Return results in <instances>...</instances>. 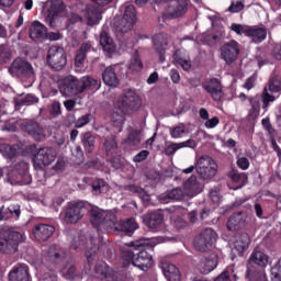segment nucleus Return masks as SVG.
I'll list each match as a JSON object with an SVG mask.
<instances>
[{
  "label": "nucleus",
  "mask_w": 281,
  "mask_h": 281,
  "mask_svg": "<svg viewBox=\"0 0 281 281\" xmlns=\"http://www.w3.org/2000/svg\"><path fill=\"white\" fill-rule=\"evenodd\" d=\"M142 106V99L137 95V92L127 89L123 97L119 100L117 108L120 112H113V122L119 126V133H122V125L124 124V115L137 111Z\"/></svg>",
  "instance_id": "f257e3e1"
},
{
  "label": "nucleus",
  "mask_w": 281,
  "mask_h": 281,
  "mask_svg": "<svg viewBox=\"0 0 281 281\" xmlns=\"http://www.w3.org/2000/svg\"><path fill=\"white\" fill-rule=\"evenodd\" d=\"M24 240L23 234L10 228V226L0 227V254H16L19 245Z\"/></svg>",
  "instance_id": "f03ea898"
},
{
  "label": "nucleus",
  "mask_w": 281,
  "mask_h": 281,
  "mask_svg": "<svg viewBox=\"0 0 281 281\" xmlns=\"http://www.w3.org/2000/svg\"><path fill=\"white\" fill-rule=\"evenodd\" d=\"M95 87H98V80L90 76L78 79L70 75L65 78V93L69 97L85 93L87 89H95Z\"/></svg>",
  "instance_id": "7ed1b4c3"
},
{
  "label": "nucleus",
  "mask_w": 281,
  "mask_h": 281,
  "mask_svg": "<svg viewBox=\"0 0 281 281\" xmlns=\"http://www.w3.org/2000/svg\"><path fill=\"white\" fill-rule=\"evenodd\" d=\"M90 222L93 227H104L108 232L119 229L117 218L114 211H104L102 209H92L90 211Z\"/></svg>",
  "instance_id": "20e7f679"
},
{
  "label": "nucleus",
  "mask_w": 281,
  "mask_h": 281,
  "mask_svg": "<svg viewBox=\"0 0 281 281\" xmlns=\"http://www.w3.org/2000/svg\"><path fill=\"white\" fill-rule=\"evenodd\" d=\"M157 245L156 238L146 239L143 238L137 241H132L130 247L125 250H122L121 258L123 260V267H128V265H133V260H135L136 251H139L142 247H155Z\"/></svg>",
  "instance_id": "39448f33"
},
{
  "label": "nucleus",
  "mask_w": 281,
  "mask_h": 281,
  "mask_svg": "<svg viewBox=\"0 0 281 281\" xmlns=\"http://www.w3.org/2000/svg\"><path fill=\"white\" fill-rule=\"evenodd\" d=\"M74 12H85L87 19V24L90 27L98 25L102 21V9L97 8L93 4H85L83 2H78L72 5Z\"/></svg>",
  "instance_id": "423d86ee"
},
{
  "label": "nucleus",
  "mask_w": 281,
  "mask_h": 281,
  "mask_svg": "<svg viewBox=\"0 0 281 281\" xmlns=\"http://www.w3.org/2000/svg\"><path fill=\"white\" fill-rule=\"evenodd\" d=\"M47 63L54 71H63L67 67V53L65 48L52 46L48 49Z\"/></svg>",
  "instance_id": "0eeeda50"
},
{
  "label": "nucleus",
  "mask_w": 281,
  "mask_h": 281,
  "mask_svg": "<svg viewBox=\"0 0 281 281\" xmlns=\"http://www.w3.org/2000/svg\"><path fill=\"white\" fill-rule=\"evenodd\" d=\"M220 58L224 60L226 65H234L240 56V44L235 40L224 43L220 47Z\"/></svg>",
  "instance_id": "6e6552de"
},
{
  "label": "nucleus",
  "mask_w": 281,
  "mask_h": 281,
  "mask_svg": "<svg viewBox=\"0 0 281 281\" xmlns=\"http://www.w3.org/2000/svg\"><path fill=\"white\" fill-rule=\"evenodd\" d=\"M218 240V234L214 232V228H205L194 240V247L198 251H207L211 247H214Z\"/></svg>",
  "instance_id": "1a4fd4ad"
},
{
  "label": "nucleus",
  "mask_w": 281,
  "mask_h": 281,
  "mask_svg": "<svg viewBox=\"0 0 281 281\" xmlns=\"http://www.w3.org/2000/svg\"><path fill=\"white\" fill-rule=\"evenodd\" d=\"M44 19L45 22L49 25V27H54V19L58 16V14H63L65 12V4L60 0H48L43 5Z\"/></svg>",
  "instance_id": "9d476101"
},
{
  "label": "nucleus",
  "mask_w": 281,
  "mask_h": 281,
  "mask_svg": "<svg viewBox=\"0 0 281 281\" xmlns=\"http://www.w3.org/2000/svg\"><path fill=\"white\" fill-rule=\"evenodd\" d=\"M56 161V149L52 147H43L33 157V166L36 170H43V168L49 166Z\"/></svg>",
  "instance_id": "9b49d317"
},
{
  "label": "nucleus",
  "mask_w": 281,
  "mask_h": 281,
  "mask_svg": "<svg viewBox=\"0 0 281 281\" xmlns=\"http://www.w3.org/2000/svg\"><path fill=\"white\" fill-rule=\"evenodd\" d=\"M136 21L137 14L135 12V7L133 4H128L125 7L123 18L116 24V30L123 34L130 32Z\"/></svg>",
  "instance_id": "f8f14e48"
},
{
  "label": "nucleus",
  "mask_w": 281,
  "mask_h": 281,
  "mask_svg": "<svg viewBox=\"0 0 281 281\" xmlns=\"http://www.w3.org/2000/svg\"><path fill=\"white\" fill-rule=\"evenodd\" d=\"M280 89H281L280 78L278 76L270 77L269 82L265 87L261 95V100L263 102V109H266V106H269V102L276 101V97H273V94H270V93H278L280 92Z\"/></svg>",
  "instance_id": "ddd939ff"
},
{
  "label": "nucleus",
  "mask_w": 281,
  "mask_h": 281,
  "mask_svg": "<svg viewBox=\"0 0 281 281\" xmlns=\"http://www.w3.org/2000/svg\"><path fill=\"white\" fill-rule=\"evenodd\" d=\"M9 71L12 76H24L25 78H32L34 76V67L23 58L15 59Z\"/></svg>",
  "instance_id": "4468645a"
},
{
  "label": "nucleus",
  "mask_w": 281,
  "mask_h": 281,
  "mask_svg": "<svg viewBox=\"0 0 281 281\" xmlns=\"http://www.w3.org/2000/svg\"><path fill=\"white\" fill-rule=\"evenodd\" d=\"M202 89L206 91L215 102H221L223 98V85L221 80L216 78H212L202 83Z\"/></svg>",
  "instance_id": "2eb2a0df"
},
{
  "label": "nucleus",
  "mask_w": 281,
  "mask_h": 281,
  "mask_svg": "<svg viewBox=\"0 0 281 281\" xmlns=\"http://www.w3.org/2000/svg\"><path fill=\"white\" fill-rule=\"evenodd\" d=\"M85 216V203L77 202L70 204L65 213V222L70 224H76Z\"/></svg>",
  "instance_id": "dca6fc26"
},
{
  "label": "nucleus",
  "mask_w": 281,
  "mask_h": 281,
  "mask_svg": "<svg viewBox=\"0 0 281 281\" xmlns=\"http://www.w3.org/2000/svg\"><path fill=\"white\" fill-rule=\"evenodd\" d=\"M144 247H140L139 250L136 251L135 258L133 259V266L137 267L138 269H142V271H146L150 269V267H153V255L144 250Z\"/></svg>",
  "instance_id": "f3484780"
},
{
  "label": "nucleus",
  "mask_w": 281,
  "mask_h": 281,
  "mask_svg": "<svg viewBox=\"0 0 281 281\" xmlns=\"http://www.w3.org/2000/svg\"><path fill=\"white\" fill-rule=\"evenodd\" d=\"M190 8V0H176L167 9L170 19H180Z\"/></svg>",
  "instance_id": "a211bd4d"
},
{
  "label": "nucleus",
  "mask_w": 281,
  "mask_h": 281,
  "mask_svg": "<svg viewBox=\"0 0 281 281\" xmlns=\"http://www.w3.org/2000/svg\"><path fill=\"white\" fill-rule=\"evenodd\" d=\"M22 131L27 133L35 142L45 139V130L37 122H26L21 124Z\"/></svg>",
  "instance_id": "6ab92c4d"
},
{
  "label": "nucleus",
  "mask_w": 281,
  "mask_h": 281,
  "mask_svg": "<svg viewBox=\"0 0 281 281\" xmlns=\"http://www.w3.org/2000/svg\"><path fill=\"white\" fill-rule=\"evenodd\" d=\"M143 223L151 232H161L164 229V215L161 213H149L143 216Z\"/></svg>",
  "instance_id": "aec40b11"
},
{
  "label": "nucleus",
  "mask_w": 281,
  "mask_h": 281,
  "mask_svg": "<svg viewBox=\"0 0 281 281\" xmlns=\"http://www.w3.org/2000/svg\"><path fill=\"white\" fill-rule=\"evenodd\" d=\"M247 213L245 212H238L233 214L226 224V227L228 232H238L243 229V227H246L247 225Z\"/></svg>",
  "instance_id": "412c9836"
},
{
  "label": "nucleus",
  "mask_w": 281,
  "mask_h": 281,
  "mask_svg": "<svg viewBox=\"0 0 281 281\" xmlns=\"http://www.w3.org/2000/svg\"><path fill=\"white\" fill-rule=\"evenodd\" d=\"M254 265H257V267H261V269H265L267 265H269V255L265 249L262 248H255L254 251L251 252L249 259H248V265L250 267H254Z\"/></svg>",
  "instance_id": "4be33fe9"
},
{
  "label": "nucleus",
  "mask_w": 281,
  "mask_h": 281,
  "mask_svg": "<svg viewBox=\"0 0 281 281\" xmlns=\"http://www.w3.org/2000/svg\"><path fill=\"white\" fill-rule=\"evenodd\" d=\"M56 228L47 224H37L33 228V235L36 240H49L50 236H54Z\"/></svg>",
  "instance_id": "5701e85b"
},
{
  "label": "nucleus",
  "mask_w": 281,
  "mask_h": 281,
  "mask_svg": "<svg viewBox=\"0 0 281 281\" xmlns=\"http://www.w3.org/2000/svg\"><path fill=\"white\" fill-rule=\"evenodd\" d=\"M186 194L181 188H176L171 191H167L160 195H158L159 203H170V201H183Z\"/></svg>",
  "instance_id": "b1692460"
},
{
  "label": "nucleus",
  "mask_w": 281,
  "mask_h": 281,
  "mask_svg": "<svg viewBox=\"0 0 281 281\" xmlns=\"http://www.w3.org/2000/svg\"><path fill=\"white\" fill-rule=\"evenodd\" d=\"M202 191L203 186H201V182H199L196 176H191L184 182V192L188 194V196H196V194H200Z\"/></svg>",
  "instance_id": "393cba45"
},
{
  "label": "nucleus",
  "mask_w": 281,
  "mask_h": 281,
  "mask_svg": "<svg viewBox=\"0 0 281 281\" xmlns=\"http://www.w3.org/2000/svg\"><path fill=\"white\" fill-rule=\"evenodd\" d=\"M251 239L247 233L240 234L235 238L234 249L237 251L238 256H243L247 249H249V245Z\"/></svg>",
  "instance_id": "a878e982"
},
{
  "label": "nucleus",
  "mask_w": 281,
  "mask_h": 281,
  "mask_svg": "<svg viewBox=\"0 0 281 281\" xmlns=\"http://www.w3.org/2000/svg\"><path fill=\"white\" fill-rule=\"evenodd\" d=\"M161 268H162V273L168 281L181 280V274L179 273V269L175 265L165 261L161 263Z\"/></svg>",
  "instance_id": "bb28decb"
},
{
  "label": "nucleus",
  "mask_w": 281,
  "mask_h": 281,
  "mask_svg": "<svg viewBox=\"0 0 281 281\" xmlns=\"http://www.w3.org/2000/svg\"><path fill=\"white\" fill-rule=\"evenodd\" d=\"M100 45L103 47V50L109 54V56H113L115 54L117 46L113 42V38L105 31L100 34Z\"/></svg>",
  "instance_id": "cd10ccee"
},
{
  "label": "nucleus",
  "mask_w": 281,
  "mask_h": 281,
  "mask_svg": "<svg viewBox=\"0 0 281 281\" xmlns=\"http://www.w3.org/2000/svg\"><path fill=\"white\" fill-rule=\"evenodd\" d=\"M216 265H218V257L213 254L209 258L205 257L201 260L200 271L201 273H204L206 276L207 273H212V271L216 269Z\"/></svg>",
  "instance_id": "c85d7f7f"
},
{
  "label": "nucleus",
  "mask_w": 281,
  "mask_h": 281,
  "mask_svg": "<svg viewBox=\"0 0 281 281\" xmlns=\"http://www.w3.org/2000/svg\"><path fill=\"white\" fill-rule=\"evenodd\" d=\"M45 258L46 260H48V262H53L56 265L65 258V250L56 245H53L47 249Z\"/></svg>",
  "instance_id": "c756f323"
},
{
  "label": "nucleus",
  "mask_w": 281,
  "mask_h": 281,
  "mask_svg": "<svg viewBox=\"0 0 281 281\" xmlns=\"http://www.w3.org/2000/svg\"><path fill=\"white\" fill-rule=\"evenodd\" d=\"M103 82L108 87H117L120 85V79L117 78V74L115 72V68L109 66L102 74Z\"/></svg>",
  "instance_id": "7c9ffc66"
},
{
  "label": "nucleus",
  "mask_w": 281,
  "mask_h": 281,
  "mask_svg": "<svg viewBox=\"0 0 281 281\" xmlns=\"http://www.w3.org/2000/svg\"><path fill=\"white\" fill-rule=\"evenodd\" d=\"M247 36L251 38L252 43H262L267 38V29L258 26L248 27Z\"/></svg>",
  "instance_id": "2f4dec72"
},
{
  "label": "nucleus",
  "mask_w": 281,
  "mask_h": 281,
  "mask_svg": "<svg viewBox=\"0 0 281 281\" xmlns=\"http://www.w3.org/2000/svg\"><path fill=\"white\" fill-rule=\"evenodd\" d=\"M166 45H168V42H166L164 35L159 34L154 37V46L159 56L160 63L166 61V57L164 56V54H166Z\"/></svg>",
  "instance_id": "473e14b6"
},
{
  "label": "nucleus",
  "mask_w": 281,
  "mask_h": 281,
  "mask_svg": "<svg viewBox=\"0 0 281 281\" xmlns=\"http://www.w3.org/2000/svg\"><path fill=\"white\" fill-rule=\"evenodd\" d=\"M10 281H30L26 266H20L9 273Z\"/></svg>",
  "instance_id": "72a5a7b5"
},
{
  "label": "nucleus",
  "mask_w": 281,
  "mask_h": 281,
  "mask_svg": "<svg viewBox=\"0 0 281 281\" xmlns=\"http://www.w3.org/2000/svg\"><path fill=\"white\" fill-rule=\"evenodd\" d=\"M47 34V29L41 22H34L30 30V37L32 41H38V38H43Z\"/></svg>",
  "instance_id": "f704fd0d"
},
{
  "label": "nucleus",
  "mask_w": 281,
  "mask_h": 281,
  "mask_svg": "<svg viewBox=\"0 0 281 281\" xmlns=\"http://www.w3.org/2000/svg\"><path fill=\"white\" fill-rule=\"evenodd\" d=\"M246 278L248 281H267L265 270L255 269L254 266H247Z\"/></svg>",
  "instance_id": "c9c22d12"
},
{
  "label": "nucleus",
  "mask_w": 281,
  "mask_h": 281,
  "mask_svg": "<svg viewBox=\"0 0 281 281\" xmlns=\"http://www.w3.org/2000/svg\"><path fill=\"white\" fill-rule=\"evenodd\" d=\"M196 172L200 179H203V181H211V179H214V177H216V172H218V165L213 164V166L207 167L206 169H201Z\"/></svg>",
  "instance_id": "e433bc0d"
},
{
  "label": "nucleus",
  "mask_w": 281,
  "mask_h": 281,
  "mask_svg": "<svg viewBox=\"0 0 281 281\" xmlns=\"http://www.w3.org/2000/svg\"><path fill=\"white\" fill-rule=\"evenodd\" d=\"M216 161L212 159L210 156H201L200 158L196 159L195 161V170L199 172L200 170H205L207 168H212Z\"/></svg>",
  "instance_id": "4c0bfd02"
},
{
  "label": "nucleus",
  "mask_w": 281,
  "mask_h": 281,
  "mask_svg": "<svg viewBox=\"0 0 281 281\" xmlns=\"http://www.w3.org/2000/svg\"><path fill=\"white\" fill-rule=\"evenodd\" d=\"M173 60L176 65H180L184 71H190V69H192V61L190 58L181 57V53L179 50L173 54Z\"/></svg>",
  "instance_id": "58836bf2"
},
{
  "label": "nucleus",
  "mask_w": 281,
  "mask_h": 281,
  "mask_svg": "<svg viewBox=\"0 0 281 281\" xmlns=\"http://www.w3.org/2000/svg\"><path fill=\"white\" fill-rule=\"evenodd\" d=\"M82 146L87 153H93V149L95 148V136L86 132L82 138Z\"/></svg>",
  "instance_id": "ea45409f"
},
{
  "label": "nucleus",
  "mask_w": 281,
  "mask_h": 281,
  "mask_svg": "<svg viewBox=\"0 0 281 281\" xmlns=\"http://www.w3.org/2000/svg\"><path fill=\"white\" fill-rule=\"evenodd\" d=\"M0 153L7 159H14L16 157V146H11L8 143H0Z\"/></svg>",
  "instance_id": "a19ab883"
},
{
  "label": "nucleus",
  "mask_w": 281,
  "mask_h": 281,
  "mask_svg": "<svg viewBox=\"0 0 281 281\" xmlns=\"http://www.w3.org/2000/svg\"><path fill=\"white\" fill-rule=\"evenodd\" d=\"M120 229L121 232H125V234H127V236H131V234H133V232H135V229H137V227H139V225H137V223L135 222V220H127L125 222H123L120 225Z\"/></svg>",
  "instance_id": "79ce46f5"
},
{
  "label": "nucleus",
  "mask_w": 281,
  "mask_h": 281,
  "mask_svg": "<svg viewBox=\"0 0 281 281\" xmlns=\"http://www.w3.org/2000/svg\"><path fill=\"white\" fill-rule=\"evenodd\" d=\"M128 74H135L137 71H142V59L139 58V55H134L132 60L128 65Z\"/></svg>",
  "instance_id": "37998d69"
},
{
  "label": "nucleus",
  "mask_w": 281,
  "mask_h": 281,
  "mask_svg": "<svg viewBox=\"0 0 281 281\" xmlns=\"http://www.w3.org/2000/svg\"><path fill=\"white\" fill-rule=\"evenodd\" d=\"M104 148L108 155H115V153H117V142H115V137L111 136L110 138H106Z\"/></svg>",
  "instance_id": "c03bdc74"
},
{
  "label": "nucleus",
  "mask_w": 281,
  "mask_h": 281,
  "mask_svg": "<svg viewBox=\"0 0 281 281\" xmlns=\"http://www.w3.org/2000/svg\"><path fill=\"white\" fill-rule=\"evenodd\" d=\"M184 133H188L184 124H179L170 130V136L172 139H179V137L184 135Z\"/></svg>",
  "instance_id": "a18cd8bd"
},
{
  "label": "nucleus",
  "mask_w": 281,
  "mask_h": 281,
  "mask_svg": "<svg viewBox=\"0 0 281 281\" xmlns=\"http://www.w3.org/2000/svg\"><path fill=\"white\" fill-rule=\"evenodd\" d=\"M69 243L71 244L72 249H82L85 245L87 244V239L85 237H77L74 238V236L68 237Z\"/></svg>",
  "instance_id": "49530a36"
},
{
  "label": "nucleus",
  "mask_w": 281,
  "mask_h": 281,
  "mask_svg": "<svg viewBox=\"0 0 281 281\" xmlns=\"http://www.w3.org/2000/svg\"><path fill=\"white\" fill-rule=\"evenodd\" d=\"M94 271L97 276H101V278H109V266L106 262H100L95 266Z\"/></svg>",
  "instance_id": "de8ad7c7"
},
{
  "label": "nucleus",
  "mask_w": 281,
  "mask_h": 281,
  "mask_svg": "<svg viewBox=\"0 0 281 281\" xmlns=\"http://www.w3.org/2000/svg\"><path fill=\"white\" fill-rule=\"evenodd\" d=\"M91 120H93V115H91V113L85 114L75 122V126L76 128H82V126H87Z\"/></svg>",
  "instance_id": "09e8293b"
},
{
  "label": "nucleus",
  "mask_w": 281,
  "mask_h": 281,
  "mask_svg": "<svg viewBox=\"0 0 281 281\" xmlns=\"http://www.w3.org/2000/svg\"><path fill=\"white\" fill-rule=\"evenodd\" d=\"M229 30H232V32H235V34H238V36H243V34H246L247 36V32H249L248 26L236 23L231 24Z\"/></svg>",
  "instance_id": "8fccbe9b"
},
{
  "label": "nucleus",
  "mask_w": 281,
  "mask_h": 281,
  "mask_svg": "<svg viewBox=\"0 0 281 281\" xmlns=\"http://www.w3.org/2000/svg\"><path fill=\"white\" fill-rule=\"evenodd\" d=\"M38 102V98L34 94H26L24 98H22L20 101H18V104L23 106L25 104L26 106H30L32 104H36Z\"/></svg>",
  "instance_id": "3c124183"
},
{
  "label": "nucleus",
  "mask_w": 281,
  "mask_h": 281,
  "mask_svg": "<svg viewBox=\"0 0 281 281\" xmlns=\"http://www.w3.org/2000/svg\"><path fill=\"white\" fill-rule=\"evenodd\" d=\"M12 58V53H10V48L8 46H0V65L3 63H8Z\"/></svg>",
  "instance_id": "603ef678"
},
{
  "label": "nucleus",
  "mask_w": 281,
  "mask_h": 281,
  "mask_svg": "<svg viewBox=\"0 0 281 281\" xmlns=\"http://www.w3.org/2000/svg\"><path fill=\"white\" fill-rule=\"evenodd\" d=\"M139 142H142V136L139 135V132H132L126 139V144H128L130 146H137Z\"/></svg>",
  "instance_id": "864d4df0"
},
{
  "label": "nucleus",
  "mask_w": 281,
  "mask_h": 281,
  "mask_svg": "<svg viewBox=\"0 0 281 281\" xmlns=\"http://www.w3.org/2000/svg\"><path fill=\"white\" fill-rule=\"evenodd\" d=\"M63 276L66 280H74L76 278V267L68 265L63 269Z\"/></svg>",
  "instance_id": "5fc2aeb1"
},
{
  "label": "nucleus",
  "mask_w": 281,
  "mask_h": 281,
  "mask_svg": "<svg viewBox=\"0 0 281 281\" xmlns=\"http://www.w3.org/2000/svg\"><path fill=\"white\" fill-rule=\"evenodd\" d=\"M132 192H136V194H138L139 199H142L143 201H149L150 200V195H148V193L139 188V187H132Z\"/></svg>",
  "instance_id": "6e6d98bb"
},
{
  "label": "nucleus",
  "mask_w": 281,
  "mask_h": 281,
  "mask_svg": "<svg viewBox=\"0 0 281 281\" xmlns=\"http://www.w3.org/2000/svg\"><path fill=\"white\" fill-rule=\"evenodd\" d=\"M244 8H245V4H243L241 1H233L228 8V12H232L233 14H235L236 12H240L241 10H244Z\"/></svg>",
  "instance_id": "4d7b16f0"
},
{
  "label": "nucleus",
  "mask_w": 281,
  "mask_h": 281,
  "mask_svg": "<svg viewBox=\"0 0 281 281\" xmlns=\"http://www.w3.org/2000/svg\"><path fill=\"white\" fill-rule=\"evenodd\" d=\"M172 225L176 229H186V227H188V222H186L183 217H176Z\"/></svg>",
  "instance_id": "13d9d810"
},
{
  "label": "nucleus",
  "mask_w": 281,
  "mask_h": 281,
  "mask_svg": "<svg viewBox=\"0 0 281 281\" xmlns=\"http://www.w3.org/2000/svg\"><path fill=\"white\" fill-rule=\"evenodd\" d=\"M177 150H181V145L179 143H173L166 147L165 154L170 157V155H175Z\"/></svg>",
  "instance_id": "bf43d9fd"
},
{
  "label": "nucleus",
  "mask_w": 281,
  "mask_h": 281,
  "mask_svg": "<svg viewBox=\"0 0 281 281\" xmlns=\"http://www.w3.org/2000/svg\"><path fill=\"white\" fill-rule=\"evenodd\" d=\"M40 281H58V277L54 271H46L42 274Z\"/></svg>",
  "instance_id": "052dcab7"
},
{
  "label": "nucleus",
  "mask_w": 281,
  "mask_h": 281,
  "mask_svg": "<svg viewBox=\"0 0 281 281\" xmlns=\"http://www.w3.org/2000/svg\"><path fill=\"white\" fill-rule=\"evenodd\" d=\"M87 60V55L79 53L77 50L76 58H75V65L76 67H85V61Z\"/></svg>",
  "instance_id": "680f3d73"
},
{
  "label": "nucleus",
  "mask_w": 281,
  "mask_h": 281,
  "mask_svg": "<svg viewBox=\"0 0 281 281\" xmlns=\"http://www.w3.org/2000/svg\"><path fill=\"white\" fill-rule=\"evenodd\" d=\"M103 188H104V180H102V179H97L92 183V190H93V192H97L98 194H100V192H102Z\"/></svg>",
  "instance_id": "e2e57ef3"
},
{
  "label": "nucleus",
  "mask_w": 281,
  "mask_h": 281,
  "mask_svg": "<svg viewBox=\"0 0 281 281\" xmlns=\"http://www.w3.org/2000/svg\"><path fill=\"white\" fill-rule=\"evenodd\" d=\"M15 172H19V175H25L27 172V164L25 161H20L14 166Z\"/></svg>",
  "instance_id": "0e129e2a"
},
{
  "label": "nucleus",
  "mask_w": 281,
  "mask_h": 281,
  "mask_svg": "<svg viewBox=\"0 0 281 281\" xmlns=\"http://www.w3.org/2000/svg\"><path fill=\"white\" fill-rule=\"evenodd\" d=\"M149 153L148 150H142L140 153H138L136 156H134V161L136 164H142V161H144L145 159H147Z\"/></svg>",
  "instance_id": "69168bd1"
},
{
  "label": "nucleus",
  "mask_w": 281,
  "mask_h": 281,
  "mask_svg": "<svg viewBox=\"0 0 281 281\" xmlns=\"http://www.w3.org/2000/svg\"><path fill=\"white\" fill-rule=\"evenodd\" d=\"M229 271H232L234 273V269L232 268H227V271L222 272L216 279L215 281H232L229 279Z\"/></svg>",
  "instance_id": "338daca9"
},
{
  "label": "nucleus",
  "mask_w": 281,
  "mask_h": 281,
  "mask_svg": "<svg viewBox=\"0 0 281 281\" xmlns=\"http://www.w3.org/2000/svg\"><path fill=\"white\" fill-rule=\"evenodd\" d=\"M237 166L240 170H247L249 168V159L245 157L237 159Z\"/></svg>",
  "instance_id": "774afa93"
}]
</instances>
